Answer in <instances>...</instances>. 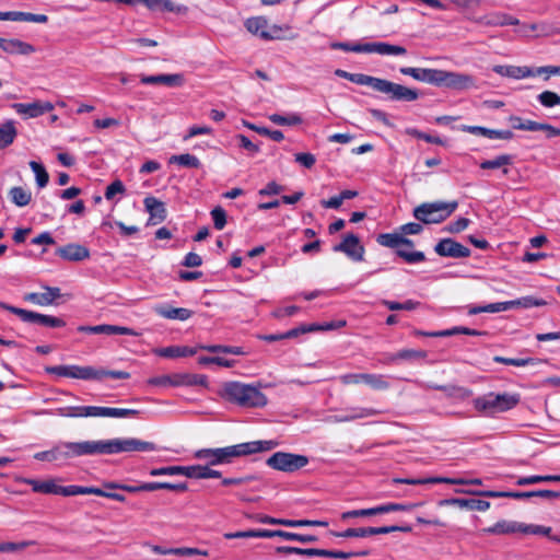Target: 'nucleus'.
I'll return each mask as SVG.
<instances>
[{"label": "nucleus", "mask_w": 560, "mask_h": 560, "mask_svg": "<svg viewBox=\"0 0 560 560\" xmlns=\"http://www.w3.org/2000/svg\"><path fill=\"white\" fill-rule=\"evenodd\" d=\"M364 384L376 390H386L390 387L386 376L382 374L365 373Z\"/></svg>", "instance_id": "nucleus-46"}, {"label": "nucleus", "mask_w": 560, "mask_h": 560, "mask_svg": "<svg viewBox=\"0 0 560 560\" xmlns=\"http://www.w3.org/2000/svg\"><path fill=\"white\" fill-rule=\"evenodd\" d=\"M350 81L359 85L370 86L374 91L387 95L388 100L393 102H413L420 96L416 89L363 73H352Z\"/></svg>", "instance_id": "nucleus-3"}, {"label": "nucleus", "mask_w": 560, "mask_h": 560, "mask_svg": "<svg viewBox=\"0 0 560 560\" xmlns=\"http://www.w3.org/2000/svg\"><path fill=\"white\" fill-rule=\"evenodd\" d=\"M198 350H201L199 346L191 348L187 346H170L165 348H161L156 350V354L162 358L175 359V358H185L192 357L197 353Z\"/></svg>", "instance_id": "nucleus-33"}, {"label": "nucleus", "mask_w": 560, "mask_h": 560, "mask_svg": "<svg viewBox=\"0 0 560 560\" xmlns=\"http://www.w3.org/2000/svg\"><path fill=\"white\" fill-rule=\"evenodd\" d=\"M513 159L509 154H501L495 156L493 160H486L480 163L482 170H494L500 168L512 163Z\"/></svg>", "instance_id": "nucleus-51"}, {"label": "nucleus", "mask_w": 560, "mask_h": 560, "mask_svg": "<svg viewBox=\"0 0 560 560\" xmlns=\"http://www.w3.org/2000/svg\"><path fill=\"white\" fill-rule=\"evenodd\" d=\"M208 385V377L203 374L174 373V387Z\"/></svg>", "instance_id": "nucleus-35"}, {"label": "nucleus", "mask_w": 560, "mask_h": 560, "mask_svg": "<svg viewBox=\"0 0 560 560\" xmlns=\"http://www.w3.org/2000/svg\"><path fill=\"white\" fill-rule=\"evenodd\" d=\"M456 91H464L477 88L476 79L466 73L438 70L436 85Z\"/></svg>", "instance_id": "nucleus-11"}, {"label": "nucleus", "mask_w": 560, "mask_h": 560, "mask_svg": "<svg viewBox=\"0 0 560 560\" xmlns=\"http://www.w3.org/2000/svg\"><path fill=\"white\" fill-rule=\"evenodd\" d=\"M246 30L264 39H273V36L267 31L268 21L262 16L249 18L245 22Z\"/></svg>", "instance_id": "nucleus-37"}, {"label": "nucleus", "mask_w": 560, "mask_h": 560, "mask_svg": "<svg viewBox=\"0 0 560 560\" xmlns=\"http://www.w3.org/2000/svg\"><path fill=\"white\" fill-rule=\"evenodd\" d=\"M308 457L301 454L276 452L267 459V465L272 469L283 472H294L308 464Z\"/></svg>", "instance_id": "nucleus-10"}, {"label": "nucleus", "mask_w": 560, "mask_h": 560, "mask_svg": "<svg viewBox=\"0 0 560 560\" xmlns=\"http://www.w3.org/2000/svg\"><path fill=\"white\" fill-rule=\"evenodd\" d=\"M438 70L439 69L413 67H402L399 69L401 74L409 75L417 81L425 82L432 85H436Z\"/></svg>", "instance_id": "nucleus-26"}, {"label": "nucleus", "mask_w": 560, "mask_h": 560, "mask_svg": "<svg viewBox=\"0 0 560 560\" xmlns=\"http://www.w3.org/2000/svg\"><path fill=\"white\" fill-rule=\"evenodd\" d=\"M140 82L147 85H155L163 84L170 88L182 86L185 82L184 75L180 73H171V74H155V75H145L140 74Z\"/></svg>", "instance_id": "nucleus-18"}, {"label": "nucleus", "mask_w": 560, "mask_h": 560, "mask_svg": "<svg viewBox=\"0 0 560 560\" xmlns=\"http://www.w3.org/2000/svg\"><path fill=\"white\" fill-rule=\"evenodd\" d=\"M413 383L424 389H434L440 390L446 394L448 397H469L471 395V392L463 386L457 385H438L433 383H425L419 380H415Z\"/></svg>", "instance_id": "nucleus-23"}, {"label": "nucleus", "mask_w": 560, "mask_h": 560, "mask_svg": "<svg viewBox=\"0 0 560 560\" xmlns=\"http://www.w3.org/2000/svg\"><path fill=\"white\" fill-rule=\"evenodd\" d=\"M0 307L15 314L24 323L37 324L44 327L60 328L66 326V322L56 316L36 313L33 311L15 307L4 302H0Z\"/></svg>", "instance_id": "nucleus-9"}, {"label": "nucleus", "mask_w": 560, "mask_h": 560, "mask_svg": "<svg viewBox=\"0 0 560 560\" xmlns=\"http://www.w3.org/2000/svg\"><path fill=\"white\" fill-rule=\"evenodd\" d=\"M458 493H468L479 497L486 498H511V499H527L534 497L533 491H494V490H485V491H475V490H456Z\"/></svg>", "instance_id": "nucleus-28"}, {"label": "nucleus", "mask_w": 560, "mask_h": 560, "mask_svg": "<svg viewBox=\"0 0 560 560\" xmlns=\"http://www.w3.org/2000/svg\"><path fill=\"white\" fill-rule=\"evenodd\" d=\"M30 167L32 168V171L35 174L37 186L39 188H44L48 184V180H49V175H48L47 171L45 170V167L36 161H31Z\"/></svg>", "instance_id": "nucleus-52"}, {"label": "nucleus", "mask_w": 560, "mask_h": 560, "mask_svg": "<svg viewBox=\"0 0 560 560\" xmlns=\"http://www.w3.org/2000/svg\"><path fill=\"white\" fill-rule=\"evenodd\" d=\"M170 163H174L188 168H199L201 165L199 159L196 155L189 153L172 155L170 158Z\"/></svg>", "instance_id": "nucleus-47"}, {"label": "nucleus", "mask_w": 560, "mask_h": 560, "mask_svg": "<svg viewBox=\"0 0 560 560\" xmlns=\"http://www.w3.org/2000/svg\"><path fill=\"white\" fill-rule=\"evenodd\" d=\"M147 384L158 387H174V374L150 377Z\"/></svg>", "instance_id": "nucleus-61"}, {"label": "nucleus", "mask_w": 560, "mask_h": 560, "mask_svg": "<svg viewBox=\"0 0 560 560\" xmlns=\"http://www.w3.org/2000/svg\"><path fill=\"white\" fill-rule=\"evenodd\" d=\"M381 411L374 408L366 407H349L346 408L341 413L330 417V421L336 423L351 422L359 419H364L380 415Z\"/></svg>", "instance_id": "nucleus-17"}, {"label": "nucleus", "mask_w": 560, "mask_h": 560, "mask_svg": "<svg viewBox=\"0 0 560 560\" xmlns=\"http://www.w3.org/2000/svg\"><path fill=\"white\" fill-rule=\"evenodd\" d=\"M221 471L214 470L207 465H191L186 466L185 477L192 479H209V478H220Z\"/></svg>", "instance_id": "nucleus-38"}, {"label": "nucleus", "mask_w": 560, "mask_h": 560, "mask_svg": "<svg viewBox=\"0 0 560 560\" xmlns=\"http://www.w3.org/2000/svg\"><path fill=\"white\" fill-rule=\"evenodd\" d=\"M211 218L213 221V226L215 230H223L226 224V212L225 210L218 206L211 210Z\"/></svg>", "instance_id": "nucleus-57"}, {"label": "nucleus", "mask_w": 560, "mask_h": 560, "mask_svg": "<svg viewBox=\"0 0 560 560\" xmlns=\"http://www.w3.org/2000/svg\"><path fill=\"white\" fill-rule=\"evenodd\" d=\"M12 108L24 118H36L54 109L50 102L35 101L33 103H14Z\"/></svg>", "instance_id": "nucleus-16"}, {"label": "nucleus", "mask_w": 560, "mask_h": 560, "mask_svg": "<svg viewBox=\"0 0 560 560\" xmlns=\"http://www.w3.org/2000/svg\"><path fill=\"white\" fill-rule=\"evenodd\" d=\"M103 487L108 491L112 490H122L129 493H139V492H152L156 490H171L176 492H185L188 490L187 482H178L172 483L166 481H150V482H139L137 485L129 483H120L116 481H106L103 483Z\"/></svg>", "instance_id": "nucleus-7"}, {"label": "nucleus", "mask_w": 560, "mask_h": 560, "mask_svg": "<svg viewBox=\"0 0 560 560\" xmlns=\"http://www.w3.org/2000/svg\"><path fill=\"white\" fill-rule=\"evenodd\" d=\"M139 415V410L128 408L107 407L106 417L110 418H129Z\"/></svg>", "instance_id": "nucleus-63"}, {"label": "nucleus", "mask_w": 560, "mask_h": 560, "mask_svg": "<svg viewBox=\"0 0 560 560\" xmlns=\"http://www.w3.org/2000/svg\"><path fill=\"white\" fill-rule=\"evenodd\" d=\"M332 250L343 253L354 261L363 260L364 256V247L360 244L359 237L352 233L347 234L342 242L332 247Z\"/></svg>", "instance_id": "nucleus-14"}, {"label": "nucleus", "mask_w": 560, "mask_h": 560, "mask_svg": "<svg viewBox=\"0 0 560 560\" xmlns=\"http://www.w3.org/2000/svg\"><path fill=\"white\" fill-rule=\"evenodd\" d=\"M18 136L15 121L12 119L5 120L0 125V150L11 145Z\"/></svg>", "instance_id": "nucleus-41"}, {"label": "nucleus", "mask_w": 560, "mask_h": 560, "mask_svg": "<svg viewBox=\"0 0 560 560\" xmlns=\"http://www.w3.org/2000/svg\"><path fill=\"white\" fill-rule=\"evenodd\" d=\"M551 527L522 523V534L549 536Z\"/></svg>", "instance_id": "nucleus-62"}, {"label": "nucleus", "mask_w": 560, "mask_h": 560, "mask_svg": "<svg viewBox=\"0 0 560 560\" xmlns=\"http://www.w3.org/2000/svg\"><path fill=\"white\" fill-rule=\"evenodd\" d=\"M537 101L541 106L551 108L560 105V95L552 91H544L537 95Z\"/></svg>", "instance_id": "nucleus-53"}, {"label": "nucleus", "mask_w": 560, "mask_h": 560, "mask_svg": "<svg viewBox=\"0 0 560 560\" xmlns=\"http://www.w3.org/2000/svg\"><path fill=\"white\" fill-rule=\"evenodd\" d=\"M483 533L491 535H508L522 533V523L516 521L501 520L490 527L483 528Z\"/></svg>", "instance_id": "nucleus-31"}, {"label": "nucleus", "mask_w": 560, "mask_h": 560, "mask_svg": "<svg viewBox=\"0 0 560 560\" xmlns=\"http://www.w3.org/2000/svg\"><path fill=\"white\" fill-rule=\"evenodd\" d=\"M427 357V352L423 350H415V349H401L396 352V358H399V361H410L424 359Z\"/></svg>", "instance_id": "nucleus-58"}, {"label": "nucleus", "mask_w": 560, "mask_h": 560, "mask_svg": "<svg viewBox=\"0 0 560 560\" xmlns=\"http://www.w3.org/2000/svg\"><path fill=\"white\" fill-rule=\"evenodd\" d=\"M143 203L150 214L149 224H158L165 220L166 209L162 201L154 197H145Z\"/></svg>", "instance_id": "nucleus-29"}, {"label": "nucleus", "mask_w": 560, "mask_h": 560, "mask_svg": "<svg viewBox=\"0 0 560 560\" xmlns=\"http://www.w3.org/2000/svg\"><path fill=\"white\" fill-rule=\"evenodd\" d=\"M397 255L408 264H417L425 260L424 253L422 252H407L405 249H397Z\"/></svg>", "instance_id": "nucleus-60"}, {"label": "nucleus", "mask_w": 560, "mask_h": 560, "mask_svg": "<svg viewBox=\"0 0 560 560\" xmlns=\"http://www.w3.org/2000/svg\"><path fill=\"white\" fill-rule=\"evenodd\" d=\"M434 252L441 257L466 258L470 256V249L453 238H442Z\"/></svg>", "instance_id": "nucleus-15"}, {"label": "nucleus", "mask_w": 560, "mask_h": 560, "mask_svg": "<svg viewBox=\"0 0 560 560\" xmlns=\"http://www.w3.org/2000/svg\"><path fill=\"white\" fill-rule=\"evenodd\" d=\"M284 526H288V527H305V526L326 527V526H328V522L320 521V520H288V518H285Z\"/></svg>", "instance_id": "nucleus-55"}, {"label": "nucleus", "mask_w": 560, "mask_h": 560, "mask_svg": "<svg viewBox=\"0 0 560 560\" xmlns=\"http://www.w3.org/2000/svg\"><path fill=\"white\" fill-rule=\"evenodd\" d=\"M156 450V445L152 442L136 438H116L98 441L61 442L48 451L36 453L34 458L40 462H57L81 456L145 453Z\"/></svg>", "instance_id": "nucleus-1"}, {"label": "nucleus", "mask_w": 560, "mask_h": 560, "mask_svg": "<svg viewBox=\"0 0 560 560\" xmlns=\"http://www.w3.org/2000/svg\"><path fill=\"white\" fill-rule=\"evenodd\" d=\"M154 313L166 319L185 322L189 319L194 312L185 307H173L168 304H159L153 308Z\"/></svg>", "instance_id": "nucleus-24"}, {"label": "nucleus", "mask_w": 560, "mask_h": 560, "mask_svg": "<svg viewBox=\"0 0 560 560\" xmlns=\"http://www.w3.org/2000/svg\"><path fill=\"white\" fill-rule=\"evenodd\" d=\"M45 292H31L25 294L24 300L39 306L52 305L61 296V291L57 287H44Z\"/></svg>", "instance_id": "nucleus-19"}, {"label": "nucleus", "mask_w": 560, "mask_h": 560, "mask_svg": "<svg viewBox=\"0 0 560 560\" xmlns=\"http://www.w3.org/2000/svg\"><path fill=\"white\" fill-rule=\"evenodd\" d=\"M242 456L240 444L218 448H201L194 454L196 459L206 460L209 466L231 464L234 458Z\"/></svg>", "instance_id": "nucleus-8"}, {"label": "nucleus", "mask_w": 560, "mask_h": 560, "mask_svg": "<svg viewBox=\"0 0 560 560\" xmlns=\"http://www.w3.org/2000/svg\"><path fill=\"white\" fill-rule=\"evenodd\" d=\"M493 361L497 363L514 365V366H526V365L535 364V363L539 362L537 359H534V358L513 359V358H504V357H500V355H495L493 358Z\"/></svg>", "instance_id": "nucleus-54"}, {"label": "nucleus", "mask_w": 560, "mask_h": 560, "mask_svg": "<svg viewBox=\"0 0 560 560\" xmlns=\"http://www.w3.org/2000/svg\"><path fill=\"white\" fill-rule=\"evenodd\" d=\"M492 70L499 75L512 78V79H516V80L530 78L533 74L530 72V67H527V66L520 67V66L497 65L493 67Z\"/></svg>", "instance_id": "nucleus-30"}, {"label": "nucleus", "mask_w": 560, "mask_h": 560, "mask_svg": "<svg viewBox=\"0 0 560 560\" xmlns=\"http://www.w3.org/2000/svg\"><path fill=\"white\" fill-rule=\"evenodd\" d=\"M268 118L278 126H296L303 122L302 116L298 113H290L288 115L271 114Z\"/></svg>", "instance_id": "nucleus-43"}, {"label": "nucleus", "mask_w": 560, "mask_h": 560, "mask_svg": "<svg viewBox=\"0 0 560 560\" xmlns=\"http://www.w3.org/2000/svg\"><path fill=\"white\" fill-rule=\"evenodd\" d=\"M0 48L10 55L27 56L35 52V47L26 42L18 38H3L0 37Z\"/></svg>", "instance_id": "nucleus-22"}, {"label": "nucleus", "mask_w": 560, "mask_h": 560, "mask_svg": "<svg viewBox=\"0 0 560 560\" xmlns=\"http://www.w3.org/2000/svg\"><path fill=\"white\" fill-rule=\"evenodd\" d=\"M365 54H378L383 56H404L407 54V49L402 46L393 45L384 42L365 43Z\"/></svg>", "instance_id": "nucleus-25"}, {"label": "nucleus", "mask_w": 560, "mask_h": 560, "mask_svg": "<svg viewBox=\"0 0 560 560\" xmlns=\"http://www.w3.org/2000/svg\"><path fill=\"white\" fill-rule=\"evenodd\" d=\"M262 538H271V537H281V539L285 540H295L303 544L306 542H314L317 540V537L314 535H306V534H298V533H291L285 532L281 529L271 530V529H262Z\"/></svg>", "instance_id": "nucleus-32"}, {"label": "nucleus", "mask_w": 560, "mask_h": 560, "mask_svg": "<svg viewBox=\"0 0 560 560\" xmlns=\"http://www.w3.org/2000/svg\"><path fill=\"white\" fill-rule=\"evenodd\" d=\"M79 331H86L91 334H105V335H121V336H136L133 329L125 326L116 325H97V326H80Z\"/></svg>", "instance_id": "nucleus-27"}, {"label": "nucleus", "mask_w": 560, "mask_h": 560, "mask_svg": "<svg viewBox=\"0 0 560 560\" xmlns=\"http://www.w3.org/2000/svg\"><path fill=\"white\" fill-rule=\"evenodd\" d=\"M440 505L447 506L454 505L459 509L468 511H480L485 512L490 508V502L481 499H464V498H452L440 501Z\"/></svg>", "instance_id": "nucleus-20"}, {"label": "nucleus", "mask_w": 560, "mask_h": 560, "mask_svg": "<svg viewBox=\"0 0 560 560\" xmlns=\"http://www.w3.org/2000/svg\"><path fill=\"white\" fill-rule=\"evenodd\" d=\"M45 372L48 374L57 375L59 377H70L83 381H96V378L98 377V373H96V368L90 365H52L46 366Z\"/></svg>", "instance_id": "nucleus-12"}, {"label": "nucleus", "mask_w": 560, "mask_h": 560, "mask_svg": "<svg viewBox=\"0 0 560 560\" xmlns=\"http://www.w3.org/2000/svg\"><path fill=\"white\" fill-rule=\"evenodd\" d=\"M199 348L203 351L211 353H225L234 355H243L245 351L242 347L236 346H224V345H199Z\"/></svg>", "instance_id": "nucleus-45"}, {"label": "nucleus", "mask_w": 560, "mask_h": 560, "mask_svg": "<svg viewBox=\"0 0 560 560\" xmlns=\"http://www.w3.org/2000/svg\"><path fill=\"white\" fill-rule=\"evenodd\" d=\"M416 334L421 335V336H427V337H450V336H454V335H458V334H464V335H468V336H486L487 331L457 326V327H453V328L445 329V330L431 331V332L417 331Z\"/></svg>", "instance_id": "nucleus-36"}, {"label": "nucleus", "mask_w": 560, "mask_h": 560, "mask_svg": "<svg viewBox=\"0 0 560 560\" xmlns=\"http://www.w3.org/2000/svg\"><path fill=\"white\" fill-rule=\"evenodd\" d=\"M332 49H340L351 52H364L365 43L336 42L330 45Z\"/></svg>", "instance_id": "nucleus-59"}, {"label": "nucleus", "mask_w": 560, "mask_h": 560, "mask_svg": "<svg viewBox=\"0 0 560 560\" xmlns=\"http://www.w3.org/2000/svg\"><path fill=\"white\" fill-rule=\"evenodd\" d=\"M21 482L32 487L34 492L45 494H59L63 497H72L80 494H94L97 497L107 498L118 502H125L126 497L121 493L108 491L107 489L97 487H85V486H58L52 479L37 480L32 478H22Z\"/></svg>", "instance_id": "nucleus-2"}, {"label": "nucleus", "mask_w": 560, "mask_h": 560, "mask_svg": "<svg viewBox=\"0 0 560 560\" xmlns=\"http://www.w3.org/2000/svg\"><path fill=\"white\" fill-rule=\"evenodd\" d=\"M481 22L488 26H509V25H518L520 24V21L516 18H514L510 14H506V13H501V12H494V13L485 15L481 19Z\"/></svg>", "instance_id": "nucleus-39"}, {"label": "nucleus", "mask_w": 560, "mask_h": 560, "mask_svg": "<svg viewBox=\"0 0 560 560\" xmlns=\"http://www.w3.org/2000/svg\"><path fill=\"white\" fill-rule=\"evenodd\" d=\"M395 483H404L411 486L429 485V483H446V485H482L479 478L465 479V478H448V477H429V478H395Z\"/></svg>", "instance_id": "nucleus-13"}, {"label": "nucleus", "mask_w": 560, "mask_h": 560, "mask_svg": "<svg viewBox=\"0 0 560 560\" xmlns=\"http://www.w3.org/2000/svg\"><path fill=\"white\" fill-rule=\"evenodd\" d=\"M56 255L68 261H82L90 258V249L77 243L59 247Z\"/></svg>", "instance_id": "nucleus-21"}, {"label": "nucleus", "mask_w": 560, "mask_h": 560, "mask_svg": "<svg viewBox=\"0 0 560 560\" xmlns=\"http://www.w3.org/2000/svg\"><path fill=\"white\" fill-rule=\"evenodd\" d=\"M318 327L316 325H314V324L301 325L300 327L290 329V330H288V331H285L283 334L266 335V336L262 337V339L268 341V342H273V341H279V340H282V339L295 338V337H298L301 334L311 332V331H313V330H315Z\"/></svg>", "instance_id": "nucleus-40"}, {"label": "nucleus", "mask_w": 560, "mask_h": 560, "mask_svg": "<svg viewBox=\"0 0 560 560\" xmlns=\"http://www.w3.org/2000/svg\"><path fill=\"white\" fill-rule=\"evenodd\" d=\"M377 243L389 248H397L400 245L413 246V242L402 235L395 233H383L377 236Z\"/></svg>", "instance_id": "nucleus-42"}, {"label": "nucleus", "mask_w": 560, "mask_h": 560, "mask_svg": "<svg viewBox=\"0 0 560 560\" xmlns=\"http://www.w3.org/2000/svg\"><path fill=\"white\" fill-rule=\"evenodd\" d=\"M521 397L518 394L490 392L472 400L475 410L491 417L497 413L505 412L518 405Z\"/></svg>", "instance_id": "nucleus-5"}, {"label": "nucleus", "mask_w": 560, "mask_h": 560, "mask_svg": "<svg viewBox=\"0 0 560 560\" xmlns=\"http://www.w3.org/2000/svg\"><path fill=\"white\" fill-rule=\"evenodd\" d=\"M458 208V201L422 202L413 209V217L422 224H439L450 218Z\"/></svg>", "instance_id": "nucleus-6"}, {"label": "nucleus", "mask_w": 560, "mask_h": 560, "mask_svg": "<svg viewBox=\"0 0 560 560\" xmlns=\"http://www.w3.org/2000/svg\"><path fill=\"white\" fill-rule=\"evenodd\" d=\"M221 395L228 401L244 408H261L268 402L266 395L258 386L236 381L224 383Z\"/></svg>", "instance_id": "nucleus-4"}, {"label": "nucleus", "mask_w": 560, "mask_h": 560, "mask_svg": "<svg viewBox=\"0 0 560 560\" xmlns=\"http://www.w3.org/2000/svg\"><path fill=\"white\" fill-rule=\"evenodd\" d=\"M551 481H560V475H533L527 477H520L516 480L517 486H528L539 482H551Z\"/></svg>", "instance_id": "nucleus-48"}, {"label": "nucleus", "mask_w": 560, "mask_h": 560, "mask_svg": "<svg viewBox=\"0 0 560 560\" xmlns=\"http://www.w3.org/2000/svg\"><path fill=\"white\" fill-rule=\"evenodd\" d=\"M371 527L348 528L342 532L330 530L329 535L340 538L368 537L371 536Z\"/></svg>", "instance_id": "nucleus-50"}, {"label": "nucleus", "mask_w": 560, "mask_h": 560, "mask_svg": "<svg viewBox=\"0 0 560 560\" xmlns=\"http://www.w3.org/2000/svg\"><path fill=\"white\" fill-rule=\"evenodd\" d=\"M85 406H69L61 407L56 410L57 415L69 418H83L85 413Z\"/></svg>", "instance_id": "nucleus-56"}, {"label": "nucleus", "mask_w": 560, "mask_h": 560, "mask_svg": "<svg viewBox=\"0 0 560 560\" xmlns=\"http://www.w3.org/2000/svg\"><path fill=\"white\" fill-rule=\"evenodd\" d=\"M240 445L242 455L248 456L260 452L271 451L276 448L279 445V443L275 440H264L240 443Z\"/></svg>", "instance_id": "nucleus-34"}, {"label": "nucleus", "mask_w": 560, "mask_h": 560, "mask_svg": "<svg viewBox=\"0 0 560 560\" xmlns=\"http://www.w3.org/2000/svg\"><path fill=\"white\" fill-rule=\"evenodd\" d=\"M530 127L534 128V131H545L546 137L548 139L556 138V137L560 136V128H557L550 124L536 121L535 125H532Z\"/></svg>", "instance_id": "nucleus-64"}, {"label": "nucleus", "mask_w": 560, "mask_h": 560, "mask_svg": "<svg viewBox=\"0 0 560 560\" xmlns=\"http://www.w3.org/2000/svg\"><path fill=\"white\" fill-rule=\"evenodd\" d=\"M186 466H165L159 468H151L149 475L152 477L158 476H185Z\"/></svg>", "instance_id": "nucleus-49"}, {"label": "nucleus", "mask_w": 560, "mask_h": 560, "mask_svg": "<svg viewBox=\"0 0 560 560\" xmlns=\"http://www.w3.org/2000/svg\"><path fill=\"white\" fill-rule=\"evenodd\" d=\"M9 197L15 206L25 207L31 202L32 194L23 187L15 186L9 190Z\"/></svg>", "instance_id": "nucleus-44"}]
</instances>
